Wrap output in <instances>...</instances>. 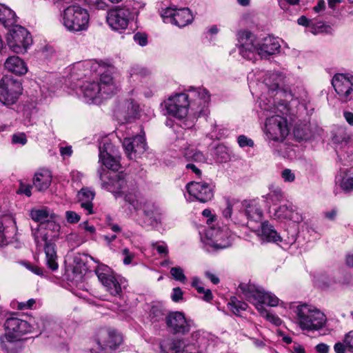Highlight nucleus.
<instances>
[{
  "instance_id": "57",
  "label": "nucleus",
  "mask_w": 353,
  "mask_h": 353,
  "mask_svg": "<svg viewBox=\"0 0 353 353\" xmlns=\"http://www.w3.org/2000/svg\"><path fill=\"white\" fill-rule=\"evenodd\" d=\"M183 292L179 287L174 288L172 290V300L174 302H179L183 299Z\"/></svg>"
},
{
  "instance_id": "51",
  "label": "nucleus",
  "mask_w": 353,
  "mask_h": 353,
  "mask_svg": "<svg viewBox=\"0 0 353 353\" xmlns=\"http://www.w3.org/2000/svg\"><path fill=\"white\" fill-rule=\"evenodd\" d=\"M281 176L285 182H292L295 180L294 173L288 168L284 169L281 172Z\"/></svg>"
},
{
  "instance_id": "16",
  "label": "nucleus",
  "mask_w": 353,
  "mask_h": 353,
  "mask_svg": "<svg viewBox=\"0 0 353 353\" xmlns=\"http://www.w3.org/2000/svg\"><path fill=\"white\" fill-rule=\"evenodd\" d=\"M132 17V12L129 8L116 6L108 11L106 21L113 30L121 32L127 29Z\"/></svg>"
},
{
  "instance_id": "29",
  "label": "nucleus",
  "mask_w": 353,
  "mask_h": 353,
  "mask_svg": "<svg viewBox=\"0 0 353 353\" xmlns=\"http://www.w3.org/2000/svg\"><path fill=\"white\" fill-rule=\"evenodd\" d=\"M325 287H332L339 284L343 287H350L353 285V275L343 270L339 272L336 274L327 278L322 279Z\"/></svg>"
},
{
  "instance_id": "6",
  "label": "nucleus",
  "mask_w": 353,
  "mask_h": 353,
  "mask_svg": "<svg viewBox=\"0 0 353 353\" xmlns=\"http://www.w3.org/2000/svg\"><path fill=\"white\" fill-rule=\"evenodd\" d=\"M61 21L70 32L85 31L89 26L90 15L86 9L78 5H72L63 10Z\"/></svg>"
},
{
  "instance_id": "41",
  "label": "nucleus",
  "mask_w": 353,
  "mask_h": 353,
  "mask_svg": "<svg viewBox=\"0 0 353 353\" xmlns=\"http://www.w3.org/2000/svg\"><path fill=\"white\" fill-rule=\"evenodd\" d=\"M185 157L190 161L197 163H204L206 161L205 156L197 149L194 148H188L185 150Z\"/></svg>"
},
{
  "instance_id": "32",
  "label": "nucleus",
  "mask_w": 353,
  "mask_h": 353,
  "mask_svg": "<svg viewBox=\"0 0 353 353\" xmlns=\"http://www.w3.org/2000/svg\"><path fill=\"white\" fill-rule=\"evenodd\" d=\"M94 192L88 188H82L78 193L79 201L87 214H93L92 201L94 198Z\"/></svg>"
},
{
  "instance_id": "55",
  "label": "nucleus",
  "mask_w": 353,
  "mask_h": 353,
  "mask_svg": "<svg viewBox=\"0 0 353 353\" xmlns=\"http://www.w3.org/2000/svg\"><path fill=\"white\" fill-rule=\"evenodd\" d=\"M238 143L241 148L245 146L252 147L254 145L253 141L244 135H241L238 137Z\"/></svg>"
},
{
  "instance_id": "23",
  "label": "nucleus",
  "mask_w": 353,
  "mask_h": 353,
  "mask_svg": "<svg viewBox=\"0 0 353 353\" xmlns=\"http://www.w3.org/2000/svg\"><path fill=\"white\" fill-rule=\"evenodd\" d=\"M165 323L168 327L174 334H185L190 330V322L181 312H170L165 316Z\"/></svg>"
},
{
  "instance_id": "60",
  "label": "nucleus",
  "mask_w": 353,
  "mask_h": 353,
  "mask_svg": "<svg viewBox=\"0 0 353 353\" xmlns=\"http://www.w3.org/2000/svg\"><path fill=\"white\" fill-rule=\"evenodd\" d=\"M34 303H35V300L33 299H30L26 302L19 303L17 307L19 310L30 309L32 307V306L34 305Z\"/></svg>"
},
{
  "instance_id": "21",
  "label": "nucleus",
  "mask_w": 353,
  "mask_h": 353,
  "mask_svg": "<svg viewBox=\"0 0 353 353\" xmlns=\"http://www.w3.org/2000/svg\"><path fill=\"white\" fill-rule=\"evenodd\" d=\"M332 84L342 101L346 102L350 99L353 92V76L337 74L333 77Z\"/></svg>"
},
{
  "instance_id": "42",
  "label": "nucleus",
  "mask_w": 353,
  "mask_h": 353,
  "mask_svg": "<svg viewBox=\"0 0 353 353\" xmlns=\"http://www.w3.org/2000/svg\"><path fill=\"white\" fill-rule=\"evenodd\" d=\"M242 202L235 200H227L226 208L223 210V215L225 218H230L232 216L233 210L239 211V214L241 216Z\"/></svg>"
},
{
  "instance_id": "61",
  "label": "nucleus",
  "mask_w": 353,
  "mask_h": 353,
  "mask_svg": "<svg viewBox=\"0 0 353 353\" xmlns=\"http://www.w3.org/2000/svg\"><path fill=\"white\" fill-rule=\"evenodd\" d=\"M315 350L318 353H329L330 346L325 343H321L316 345Z\"/></svg>"
},
{
  "instance_id": "49",
  "label": "nucleus",
  "mask_w": 353,
  "mask_h": 353,
  "mask_svg": "<svg viewBox=\"0 0 353 353\" xmlns=\"http://www.w3.org/2000/svg\"><path fill=\"white\" fill-rule=\"evenodd\" d=\"M91 8L98 10H105L107 8L106 3L103 0H84Z\"/></svg>"
},
{
  "instance_id": "9",
  "label": "nucleus",
  "mask_w": 353,
  "mask_h": 353,
  "mask_svg": "<svg viewBox=\"0 0 353 353\" xmlns=\"http://www.w3.org/2000/svg\"><path fill=\"white\" fill-rule=\"evenodd\" d=\"M95 273L110 294L114 296H121L122 290L127 285V281L124 277L114 274L107 265L103 264L98 265L95 269Z\"/></svg>"
},
{
  "instance_id": "13",
  "label": "nucleus",
  "mask_w": 353,
  "mask_h": 353,
  "mask_svg": "<svg viewBox=\"0 0 353 353\" xmlns=\"http://www.w3.org/2000/svg\"><path fill=\"white\" fill-rule=\"evenodd\" d=\"M21 83L10 77L0 80V101L6 105L14 104L22 94Z\"/></svg>"
},
{
  "instance_id": "28",
  "label": "nucleus",
  "mask_w": 353,
  "mask_h": 353,
  "mask_svg": "<svg viewBox=\"0 0 353 353\" xmlns=\"http://www.w3.org/2000/svg\"><path fill=\"white\" fill-rule=\"evenodd\" d=\"M280 49L281 44L279 38L269 36L259 41V52H261V59L279 52Z\"/></svg>"
},
{
  "instance_id": "52",
  "label": "nucleus",
  "mask_w": 353,
  "mask_h": 353,
  "mask_svg": "<svg viewBox=\"0 0 353 353\" xmlns=\"http://www.w3.org/2000/svg\"><path fill=\"white\" fill-rule=\"evenodd\" d=\"M343 341L347 345L348 351L353 353V330L350 331L345 335Z\"/></svg>"
},
{
  "instance_id": "20",
  "label": "nucleus",
  "mask_w": 353,
  "mask_h": 353,
  "mask_svg": "<svg viewBox=\"0 0 353 353\" xmlns=\"http://www.w3.org/2000/svg\"><path fill=\"white\" fill-rule=\"evenodd\" d=\"M99 161H101L107 168L112 170H118L120 168L119 160L114 157L115 153L114 147L108 138L103 139L99 143Z\"/></svg>"
},
{
  "instance_id": "17",
  "label": "nucleus",
  "mask_w": 353,
  "mask_h": 353,
  "mask_svg": "<svg viewBox=\"0 0 353 353\" xmlns=\"http://www.w3.org/2000/svg\"><path fill=\"white\" fill-rule=\"evenodd\" d=\"M122 336L112 328H104L99 331L97 336L98 348L101 351L114 350L121 344Z\"/></svg>"
},
{
  "instance_id": "15",
  "label": "nucleus",
  "mask_w": 353,
  "mask_h": 353,
  "mask_svg": "<svg viewBox=\"0 0 353 353\" xmlns=\"http://www.w3.org/2000/svg\"><path fill=\"white\" fill-rule=\"evenodd\" d=\"M99 174L102 187L112 193L116 199L124 194L128 184L123 174L105 170L99 171Z\"/></svg>"
},
{
  "instance_id": "14",
  "label": "nucleus",
  "mask_w": 353,
  "mask_h": 353,
  "mask_svg": "<svg viewBox=\"0 0 353 353\" xmlns=\"http://www.w3.org/2000/svg\"><path fill=\"white\" fill-rule=\"evenodd\" d=\"M167 113L178 119H184L190 109V103L188 93H177L170 97L165 101Z\"/></svg>"
},
{
  "instance_id": "48",
  "label": "nucleus",
  "mask_w": 353,
  "mask_h": 353,
  "mask_svg": "<svg viewBox=\"0 0 353 353\" xmlns=\"http://www.w3.org/2000/svg\"><path fill=\"white\" fill-rule=\"evenodd\" d=\"M268 197L273 202L280 201L283 198V192L280 188H275L270 190Z\"/></svg>"
},
{
  "instance_id": "30",
  "label": "nucleus",
  "mask_w": 353,
  "mask_h": 353,
  "mask_svg": "<svg viewBox=\"0 0 353 353\" xmlns=\"http://www.w3.org/2000/svg\"><path fill=\"white\" fill-rule=\"evenodd\" d=\"M5 70L17 76H22L28 72V66L26 62L18 56L8 57L3 64Z\"/></svg>"
},
{
  "instance_id": "38",
  "label": "nucleus",
  "mask_w": 353,
  "mask_h": 353,
  "mask_svg": "<svg viewBox=\"0 0 353 353\" xmlns=\"http://www.w3.org/2000/svg\"><path fill=\"white\" fill-rule=\"evenodd\" d=\"M119 108L123 110V117L126 120L135 117L139 111V105L134 101H125Z\"/></svg>"
},
{
  "instance_id": "26",
  "label": "nucleus",
  "mask_w": 353,
  "mask_h": 353,
  "mask_svg": "<svg viewBox=\"0 0 353 353\" xmlns=\"http://www.w3.org/2000/svg\"><path fill=\"white\" fill-rule=\"evenodd\" d=\"M101 67L99 63L92 60L77 63L70 69V79L71 81L79 80L87 74L85 72L88 70L90 72H100L101 70L99 69Z\"/></svg>"
},
{
  "instance_id": "62",
  "label": "nucleus",
  "mask_w": 353,
  "mask_h": 353,
  "mask_svg": "<svg viewBox=\"0 0 353 353\" xmlns=\"http://www.w3.org/2000/svg\"><path fill=\"white\" fill-rule=\"evenodd\" d=\"M60 154L63 157H70L72 154V146H65V147L61 146L60 148Z\"/></svg>"
},
{
  "instance_id": "39",
  "label": "nucleus",
  "mask_w": 353,
  "mask_h": 353,
  "mask_svg": "<svg viewBox=\"0 0 353 353\" xmlns=\"http://www.w3.org/2000/svg\"><path fill=\"white\" fill-rule=\"evenodd\" d=\"M121 196H123L124 201L131 205L134 210H138L141 208V203L138 199L135 190H130L128 185H127L126 189H125L124 194H121Z\"/></svg>"
},
{
  "instance_id": "35",
  "label": "nucleus",
  "mask_w": 353,
  "mask_h": 353,
  "mask_svg": "<svg viewBox=\"0 0 353 353\" xmlns=\"http://www.w3.org/2000/svg\"><path fill=\"white\" fill-rule=\"evenodd\" d=\"M160 348L163 353H177L184 351L185 343L180 339H167L160 343Z\"/></svg>"
},
{
  "instance_id": "44",
  "label": "nucleus",
  "mask_w": 353,
  "mask_h": 353,
  "mask_svg": "<svg viewBox=\"0 0 353 353\" xmlns=\"http://www.w3.org/2000/svg\"><path fill=\"white\" fill-rule=\"evenodd\" d=\"M165 311L159 306L155 305L152 307L150 312V317L153 322H159L165 318Z\"/></svg>"
},
{
  "instance_id": "7",
  "label": "nucleus",
  "mask_w": 353,
  "mask_h": 353,
  "mask_svg": "<svg viewBox=\"0 0 353 353\" xmlns=\"http://www.w3.org/2000/svg\"><path fill=\"white\" fill-rule=\"evenodd\" d=\"M4 327L6 333L1 336V346L2 349L9 351L15 343L20 340L22 335L30 332V324L24 320L17 317H10L6 319Z\"/></svg>"
},
{
  "instance_id": "27",
  "label": "nucleus",
  "mask_w": 353,
  "mask_h": 353,
  "mask_svg": "<svg viewBox=\"0 0 353 353\" xmlns=\"http://www.w3.org/2000/svg\"><path fill=\"white\" fill-rule=\"evenodd\" d=\"M274 216L279 220H290L294 223H300L303 220L302 214L292 204L280 205L275 210Z\"/></svg>"
},
{
  "instance_id": "19",
  "label": "nucleus",
  "mask_w": 353,
  "mask_h": 353,
  "mask_svg": "<svg viewBox=\"0 0 353 353\" xmlns=\"http://www.w3.org/2000/svg\"><path fill=\"white\" fill-rule=\"evenodd\" d=\"M161 16L165 20L180 28L186 26L193 21V14L187 8L181 9L167 8L163 11Z\"/></svg>"
},
{
  "instance_id": "34",
  "label": "nucleus",
  "mask_w": 353,
  "mask_h": 353,
  "mask_svg": "<svg viewBox=\"0 0 353 353\" xmlns=\"http://www.w3.org/2000/svg\"><path fill=\"white\" fill-rule=\"evenodd\" d=\"M51 181V173L47 170H43L35 174L33 185L38 191H43L48 188Z\"/></svg>"
},
{
  "instance_id": "25",
  "label": "nucleus",
  "mask_w": 353,
  "mask_h": 353,
  "mask_svg": "<svg viewBox=\"0 0 353 353\" xmlns=\"http://www.w3.org/2000/svg\"><path fill=\"white\" fill-rule=\"evenodd\" d=\"M76 92L81 95L86 103L99 104L103 101L97 82L86 81L77 88Z\"/></svg>"
},
{
  "instance_id": "59",
  "label": "nucleus",
  "mask_w": 353,
  "mask_h": 353,
  "mask_svg": "<svg viewBox=\"0 0 353 353\" xmlns=\"http://www.w3.org/2000/svg\"><path fill=\"white\" fill-rule=\"evenodd\" d=\"M122 253L125 256L123 259V263L125 265H129L131 263L134 258V254L131 253L128 249L126 248L122 250Z\"/></svg>"
},
{
  "instance_id": "43",
  "label": "nucleus",
  "mask_w": 353,
  "mask_h": 353,
  "mask_svg": "<svg viewBox=\"0 0 353 353\" xmlns=\"http://www.w3.org/2000/svg\"><path fill=\"white\" fill-rule=\"evenodd\" d=\"M297 23L303 26L308 27L312 33L316 34L323 32L324 26L322 23H319V25L315 27L314 25H310V21L304 16H301L297 20Z\"/></svg>"
},
{
  "instance_id": "8",
  "label": "nucleus",
  "mask_w": 353,
  "mask_h": 353,
  "mask_svg": "<svg viewBox=\"0 0 353 353\" xmlns=\"http://www.w3.org/2000/svg\"><path fill=\"white\" fill-rule=\"evenodd\" d=\"M30 216L32 220L41 223H47L48 227L52 230L50 234L46 229H39L38 234L41 237V241L44 243H50L55 241V237L60 229L58 223L59 217L46 208L41 209H33L30 212Z\"/></svg>"
},
{
  "instance_id": "33",
  "label": "nucleus",
  "mask_w": 353,
  "mask_h": 353,
  "mask_svg": "<svg viewBox=\"0 0 353 353\" xmlns=\"http://www.w3.org/2000/svg\"><path fill=\"white\" fill-rule=\"evenodd\" d=\"M145 221L152 226H157L163 220V212L158 206L148 205L144 208Z\"/></svg>"
},
{
  "instance_id": "53",
  "label": "nucleus",
  "mask_w": 353,
  "mask_h": 353,
  "mask_svg": "<svg viewBox=\"0 0 353 353\" xmlns=\"http://www.w3.org/2000/svg\"><path fill=\"white\" fill-rule=\"evenodd\" d=\"M65 218L70 223H76L80 220V216L74 211H66Z\"/></svg>"
},
{
  "instance_id": "3",
  "label": "nucleus",
  "mask_w": 353,
  "mask_h": 353,
  "mask_svg": "<svg viewBox=\"0 0 353 353\" xmlns=\"http://www.w3.org/2000/svg\"><path fill=\"white\" fill-rule=\"evenodd\" d=\"M241 216L245 215L248 219L247 225L250 228H254V224H259L261 227V239L268 242L276 243L283 239L281 235L268 222L261 223L263 211L255 200L242 201Z\"/></svg>"
},
{
  "instance_id": "63",
  "label": "nucleus",
  "mask_w": 353,
  "mask_h": 353,
  "mask_svg": "<svg viewBox=\"0 0 353 353\" xmlns=\"http://www.w3.org/2000/svg\"><path fill=\"white\" fill-rule=\"evenodd\" d=\"M280 7L285 10L286 9V3L290 5H296L299 3V0H278Z\"/></svg>"
},
{
  "instance_id": "46",
  "label": "nucleus",
  "mask_w": 353,
  "mask_h": 353,
  "mask_svg": "<svg viewBox=\"0 0 353 353\" xmlns=\"http://www.w3.org/2000/svg\"><path fill=\"white\" fill-rule=\"evenodd\" d=\"M170 274L176 281L185 283L187 278L184 274L183 270L181 267H173L170 269Z\"/></svg>"
},
{
  "instance_id": "4",
  "label": "nucleus",
  "mask_w": 353,
  "mask_h": 353,
  "mask_svg": "<svg viewBox=\"0 0 353 353\" xmlns=\"http://www.w3.org/2000/svg\"><path fill=\"white\" fill-rule=\"evenodd\" d=\"M263 78V82L260 84L261 87H265L268 90L267 94H263L259 99L265 96L272 103H279L286 101L282 100V97L285 93L279 88L280 84L282 83L284 77L279 72H267L257 70L256 72H250L248 75L250 87L254 86V81H259Z\"/></svg>"
},
{
  "instance_id": "22",
  "label": "nucleus",
  "mask_w": 353,
  "mask_h": 353,
  "mask_svg": "<svg viewBox=\"0 0 353 353\" xmlns=\"http://www.w3.org/2000/svg\"><path fill=\"white\" fill-rule=\"evenodd\" d=\"M103 100L113 97L120 90V83L108 72H103L97 81Z\"/></svg>"
},
{
  "instance_id": "56",
  "label": "nucleus",
  "mask_w": 353,
  "mask_h": 353,
  "mask_svg": "<svg viewBox=\"0 0 353 353\" xmlns=\"http://www.w3.org/2000/svg\"><path fill=\"white\" fill-rule=\"evenodd\" d=\"M335 353H347L348 351L347 345L343 342H337L334 345Z\"/></svg>"
},
{
  "instance_id": "50",
  "label": "nucleus",
  "mask_w": 353,
  "mask_h": 353,
  "mask_svg": "<svg viewBox=\"0 0 353 353\" xmlns=\"http://www.w3.org/2000/svg\"><path fill=\"white\" fill-rule=\"evenodd\" d=\"M12 142L14 144H20L24 145L27 143V137L25 133H15L12 137Z\"/></svg>"
},
{
  "instance_id": "45",
  "label": "nucleus",
  "mask_w": 353,
  "mask_h": 353,
  "mask_svg": "<svg viewBox=\"0 0 353 353\" xmlns=\"http://www.w3.org/2000/svg\"><path fill=\"white\" fill-rule=\"evenodd\" d=\"M230 244H203L202 249L209 254H215L229 248Z\"/></svg>"
},
{
  "instance_id": "10",
  "label": "nucleus",
  "mask_w": 353,
  "mask_h": 353,
  "mask_svg": "<svg viewBox=\"0 0 353 353\" xmlns=\"http://www.w3.org/2000/svg\"><path fill=\"white\" fill-rule=\"evenodd\" d=\"M10 50L17 54H24L32 43L29 32L18 25L12 26L6 38Z\"/></svg>"
},
{
  "instance_id": "47",
  "label": "nucleus",
  "mask_w": 353,
  "mask_h": 353,
  "mask_svg": "<svg viewBox=\"0 0 353 353\" xmlns=\"http://www.w3.org/2000/svg\"><path fill=\"white\" fill-rule=\"evenodd\" d=\"M350 139V136L343 129L338 130L333 137V141L335 143H347Z\"/></svg>"
},
{
  "instance_id": "1",
  "label": "nucleus",
  "mask_w": 353,
  "mask_h": 353,
  "mask_svg": "<svg viewBox=\"0 0 353 353\" xmlns=\"http://www.w3.org/2000/svg\"><path fill=\"white\" fill-rule=\"evenodd\" d=\"M260 108L267 116L263 132L269 141L283 142L289 133L287 119L280 114L288 111L287 101L272 103L265 96L259 101Z\"/></svg>"
},
{
  "instance_id": "31",
  "label": "nucleus",
  "mask_w": 353,
  "mask_h": 353,
  "mask_svg": "<svg viewBox=\"0 0 353 353\" xmlns=\"http://www.w3.org/2000/svg\"><path fill=\"white\" fill-rule=\"evenodd\" d=\"M336 183L345 192L353 191V166L341 170L336 177Z\"/></svg>"
},
{
  "instance_id": "18",
  "label": "nucleus",
  "mask_w": 353,
  "mask_h": 353,
  "mask_svg": "<svg viewBox=\"0 0 353 353\" xmlns=\"http://www.w3.org/2000/svg\"><path fill=\"white\" fill-rule=\"evenodd\" d=\"M186 190L190 196L201 203H206L214 196L212 183L206 181H191L186 185Z\"/></svg>"
},
{
  "instance_id": "5",
  "label": "nucleus",
  "mask_w": 353,
  "mask_h": 353,
  "mask_svg": "<svg viewBox=\"0 0 353 353\" xmlns=\"http://www.w3.org/2000/svg\"><path fill=\"white\" fill-rule=\"evenodd\" d=\"M294 312L296 323L302 330H319L325 325V315L312 305L299 304L294 307Z\"/></svg>"
},
{
  "instance_id": "2",
  "label": "nucleus",
  "mask_w": 353,
  "mask_h": 353,
  "mask_svg": "<svg viewBox=\"0 0 353 353\" xmlns=\"http://www.w3.org/2000/svg\"><path fill=\"white\" fill-rule=\"evenodd\" d=\"M239 288L247 301L255 306L261 316L275 325L278 326L281 324V319L276 315L270 313L263 306L264 305L270 307L276 306L279 302L276 296L253 283H241Z\"/></svg>"
},
{
  "instance_id": "37",
  "label": "nucleus",
  "mask_w": 353,
  "mask_h": 353,
  "mask_svg": "<svg viewBox=\"0 0 353 353\" xmlns=\"http://www.w3.org/2000/svg\"><path fill=\"white\" fill-rule=\"evenodd\" d=\"M16 22L15 13L8 7L0 3V23L5 27H9Z\"/></svg>"
},
{
  "instance_id": "36",
  "label": "nucleus",
  "mask_w": 353,
  "mask_h": 353,
  "mask_svg": "<svg viewBox=\"0 0 353 353\" xmlns=\"http://www.w3.org/2000/svg\"><path fill=\"white\" fill-rule=\"evenodd\" d=\"M43 250L46 254V265L51 270H57L59 265L57 262V255L55 244H44Z\"/></svg>"
},
{
  "instance_id": "54",
  "label": "nucleus",
  "mask_w": 353,
  "mask_h": 353,
  "mask_svg": "<svg viewBox=\"0 0 353 353\" xmlns=\"http://www.w3.org/2000/svg\"><path fill=\"white\" fill-rule=\"evenodd\" d=\"M134 41L141 46H146L148 38L145 34L137 32L134 35Z\"/></svg>"
},
{
  "instance_id": "58",
  "label": "nucleus",
  "mask_w": 353,
  "mask_h": 353,
  "mask_svg": "<svg viewBox=\"0 0 353 353\" xmlns=\"http://www.w3.org/2000/svg\"><path fill=\"white\" fill-rule=\"evenodd\" d=\"M202 215L205 217L208 218L206 223L208 225L212 224L216 220V216L214 214H212L211 210L210 209H205L202 212Z\"/></svg>"
},
{
  "instance_id": "11",
  "label": "nucleus",
  "mask_w": 353,
  "mask_h": 353,
  "mask_svg": "<svg viewBox=\"0 0 353 353\" xmlns=\"http://www.w3.org/2000/svg\"><path fill=\"white\" fill-rule=\"evenodd\" d=\"M239 51L245 59L254 61L261 58L259 40L248 30H241L237 34Z\"/></svg>"
},
{
  "instance_id": "64",
  "label": "nucleus",
  "mask_w": 353,
  "mask_h": 353,
  "mask_svg": "<svg viewBox=\"0 0 353 353\" xmlns=\"http://www.w3.org/2000/svg\"><path fill=\"white\" fill-rule=\"evenodd\" d=\"M199 279L197 277L193 278L192 282V286L194 287L198 293H203L204 292V288L200 286L199 285Z\"/></svg>"
},
{
  "instance_id": "24",
  "label": "nucleus",
  "mask_w": 353,
  "mask_h": 353,
  "mask_svg": "<svg viewBox=\"0 0 353 353\" xmlns=\"http://www.w3.org/2000/svg\"><path fill=\"white\" fill-rule=\"evenodd\" d=\"M123 147L129 159H136L146 149L145 138L143 135H137L132 138L126 137L123 141Z\"/></svg>"
},
{
  "instance_id": "12",
  "label": "nucleus",
  "mask_w": 353,
  "mask_h": 353,
  "mask_svg": "<svg viewBox=\"0 0 353 353\" xmlns=\"http://www.w3.org/2000/svg\"><path fill=\"white\" fill-rule=\"evenodd\" d=\"M188 95L190 103V110L194 117L206 116L208 113V105L210 101V94L204 88H192L188 90Z\"/></svg>"
},
{
  "instance_id": "40",
  "label": "nucleus",
  "mask_w": 353,
  "mask_h": 353,
  "mask_svg": "<svg viewBox=\"0 0 353 353\" xmlns=\"http://www.w3.org/2000/svg\"><path fill=\"white\" fill-rule=\"evenodd\" d=\"M228 307L235 315L240 316L241 312L248 308V304L239 300L236 296H232L228 303Z\"/></svg>"
}]
</instances>
